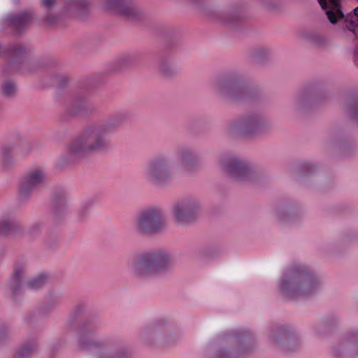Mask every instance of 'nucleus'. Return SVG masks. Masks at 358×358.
Masks as SVG:
<instances>
[{"instance_id": "nucleus-14", "label": "nucleus", "mask_w": 358, "mask_h": 358, "mask_svg": "<svg viewBox=\"0 0 358 358\" xmlns=\"http://www.w3.org/2000/svg\"><path fill=\"white\" fill-rule=\"evenodd\" d=\"M46 172L43 168H34L28 171L21 178L19 185V195L21 199H27L36 190L45 184Z\"/></svg>"}, {"instance_id": "nucleus-38", "label": "nucleus", "mask_w": 358, "mask_h": 358, "mask_svg": "<svg viewBox=\"0 0 358 358\" xmlns=\"http://www.w3.org/2000/svg\"><path fill=\"white\" fill-rule=\"evenodd\" d=\"M250 54L252 59L260 61L269 55L270 50L266 47L258 46L252 49Z\"/></svg>"}, {"instance_id": "nucleus-21", "label": "nucleus", "mask_w": 358, "mask_h": 358, "mask_svg": "<svg viewBox=\"0 0 358 358\" xmlns=\"http://www.w3.org/2000/svg\"><path fill=\"white\" fill-rule=\"evenodd\" d=\"M71 110L76 115H89L96 112V107L85 96H80L71 102Z\"/></svg>"}, {"instance_id": "nucleus-5", "label": "nucleus", "mask_w": 358, "mask_h": 358, "mask_svg": "<svg viewBox=\"0 0 358 358\" xmlns=\"http://www.w3.org/2000/svg\"><path fill=\"white\" fill-rule=\"evenodd\" d=\"M254 338L248 331L224 334L211 358H241L252 348Z\"/></svg>"}, {"instance_id": "nucleus-23", "label": "nucleus", "mask_w": 358, "mask_h": 358, "mask_svg": "<svg viewBox=\"0 0 358 358\" xmlns=\"http://www.w3.org/2000/svg\"><path fill=\"white\" fill-rule=\"evenodd\" d=\"M90 6L89 0H67L65 10L68 13L83 17L89 13Z\"/></svg>"}, {"instance_id": "nucleus-7", "label": "nucleus", "mask_w": 358, "mask_h": 358, "mask_svg": "<svg viewBox=\"0 0 358 358\" xmlns=\"http://www.w3.org/2000/svg\"><path fill=\"white\" fill-rule=\"evenodd\" d=\"M214 87L219 96L231 101H244L251 96L248 86L244 83L243 75L236 71L229 72L218 79Z\"/></svg>"}, {"instance_id": "nucleus-40", "label": "nucleus", "mask_w": 358, "mask_h": 358, "mask_svg": "<svg viewBox=\"0 0 358 358\" xmlns=\"http://www.w3.org/2000/svg\"><path fill=\"white\" fill-rule=\"evenodd\" d=\"M31 150V143L30 142L26 141L22 143V144L20 145V151L24 155H27L29 153V152Z\"/></svg>"}, {"instance_id": "nucleus-44", "label": "nucleus", "mask_w": 358, "mask_h": 358, "mask_svg": "<svg viewBox=\"0 0 358 358\" xmlns=\"http://www.w3.org/2000/svg\"><path fill=\"white\" fill-rule=\"evenodd\" d=\"M305 101H306V98L305 97L299 96L296 99V104L298 106H301Z\"/></svg>"}, {"instance_id": "nucleus-34", "label": "nucleus", "mask_w": 358, "mask_h": 358, "mask_svg": "<svg viewBox=\"0 0 358 358\" xmlns=\"http://www.w3.org/2000/svg\"><path fill=\"white\" fill-rule=\"evenodd\" d=\"M346 108L351 119L358 124V99H348L346 101Z\"/></svg>"}, {"instance_id": "nucleus-6", "label": "nucleus", "mask_w": 358, "mask_h": 358, "mask_svg": "<svg viewBox=\"0 0 358 358\" xmlns=\"http://www.w3.org/2000/svg\"><path fill=\"white\" fill-rule=\"evenodd\" d=\"M145 180L155 187L169 184L175 178L171 160L165 153H159L151 157L143 170Z\"/></svg>"}, {"instance_id": "nucleus-10", "label": "nucleus", "mask_w": 358, "mask_h": 358, "mask_svg": "<svg viewBox=\"0 0 358 358\" xmlns=\"http://www.w3.org/2000/svg\"><path fill=\"white\" fill-rule=\"evenodd\" d=\"M220 166L231 178L238 181H253L257 176L255 168L248 162L234 155H224Z\"/></svg>"}, {"instance_id": "nucleus-11", "label": "nucleus", "mask_w": 358, "mask_h": 358, "mask_svg": "<svg viewBox=\"0 0 358 358\" xmlns=\"http://www.w3.org/2000/svg\"><path fill=\"white\" fill-rule=\"evenodd\" d=\"M201 201L195 196L185 197L172 207L175 221L180 225H188L196 222L202 213Z\"/></svg>"}, {"instance_id": "nucleus-19", "label": "nucleus", "mask_w": 358, "mask_h": 358, "mask_svg": "<svg viewBox=\"0 0 358 358\" xmlns=\"http://www.w3.org/2000/svg\"><path fill=\"white\" fill-rule=\"evenodd\" d=\"M176 155L182 171L192 173L199 167V157L194 148L182 145L177 148Z\"/></svg>"}, {"instance_id": "nucleus-18", "label": "nucleus", "mask_w": 358, "mask_h": 358, "mask_svg": "<svg viewBox=\"0 0 358 358\" xmlns=\"http://www.w3.org/2000/svg\"><path fill=\"white\" fill-rule=\"evenodd\" d=\"M334 358H345L358 356V330L346 334L340 343L332 348Z\"/></svg>"}, {"instance_id": "nucleus-43", "label": "nucleus", "mask_w": 358, "mask_h": 358, "mask_svg": "<svg viewBox=\"0 0 358 358\" xmlns=\"http://www.w3.org/2000/svg\"><path fill=\"white\" fill-rule=\"evenodd\" d=\"M41 227V224L40 223H36L34 224H33L31 227H30V231L31 233H34L36 232L37 230H39Z\"/></svg>"}, {"instance_id": "nucleus-46", "label": "nucleus", "mask_w": 358, "mask_h": 358, "mask_svg": "<svg viewBox=\"0 0 358 358\" xmlns=\"http://www.w3.org/2000/svg\"><path fill=\"white\" fill-rule=\"evenodd\" d=\"M354 14L355 16L357 17V19H358V6L356 7L355 9H354Z\"/></svg>"}, {"instance_id": "nucleus-39", "label": "nucleus", "mask_w": 358, "mask_h": 358, "mask_svg": "<svg viewBox=\"0 0 358 358\" xmlns=\"http://www.w3.org/2000/svg\"><path fill=\"white\" fill-rule=\"evenodd\" d=\"M89 213V209L87 206H83L79 209L78 215L79 217V220L80 221H83L88 215Z\"/></svg>"}, {"instance_id": "nucleus-15", "label": "nucleus", "mask_w": 358, "mask_h": 358, "mask_svg": "<svg viewBox=\"0 0 358 358\" xmlns=\"http://www.w3.org/2000/svg\"><path fill=\"white\" fill-rule=\"evenodd\" d=\"M26 269L27 266L24 263H16L5 287L7 296L15 303L20 300L25 288L24 280Z\"/></svg>"}, {"instance_id": "nucleus-42", "label": "nucleus", "mask_w": 358, "mask_h": 358, "mask_svg": "<svg viewBox=\"0 0 358 358\" xmlns=\"http://www.w3.org/2000/svg\"><path fill=\"white\" fill-rule=\"evenodd\" d=\"M85 306L83 303H79L73 307V313L76 315H78L79 313H80L85 309Z\"/></svg>"}, {"instance_id": "nucleus-3", "label": "nucleus", "mask_w": 358, "mask_h": 358, "mask_svg": "<svg viewBox=\"0 0 358 358\" xmlns=\"http://www.w3.org/2000/svg\"><path fill=\"white\" fill-rule=\"evenodd\" d=\"M172 264V255L164 249H156L136 255L127 264L131 274L138 279L157 277L168 272Z\"/></svg>"}, {"instance_id": "nucleus-36", "label": "nucleus", "mask_w": 358, "mask_h": 358, "mask_svg": "<svg viewBox=\"0 0 358 358\" xmlns=\"http://www.w3.org/2000/svg\"><path fill=\"white\" fill-rule=\"evenodd\" d=\"M17 92V86L13 81L8 80L2 84L1 94L6 98L13 97Z\"/></svg>"}, {"instance_id": "nucleus-45", "label": "nucleus", "mask_w": 358, "mask_h": 358, "mask_svg": "<svg viewBox=\"0 0 358 358\" xmlns=\"http://www.w3.org/2000/svg\"><path fill=\"white\" fill-rule=\"evenodd\" d=\"M320 100V98L317 97V96H314L312 98V101H314V102H317Z\"/></svg>"}, {"instance_id": "nucleus-4", "label": "nucleus", "mask_w": 358, "mask_h": 358, "mask_svg": "<svg viewBox=\"0 0 358 358\" xmlns=\"http://www.w3.org/2000/svg\"><path fill=\"white\" fill-rule=\"evenodd\" d=\"M98 327L87 322L80 328L79 346L83 350H96V358H129L128 347L121 341L111 339L105 342L86 338L87 334L95 332Z\"/></svg>"}, {"instance_id": "nucleus-20", "label": "nucleus", "mask_w": 358, "mask_h": 358, "mask_svg": "<svg viewBox=\"0 0 358 358\" xmlns=\"http://www.w3.org/2000/svg\"><path fill=\"white\" fill-rule=\"evenodd\" d=\"M33 19V14L31 12L24 10L8 15L5 20L15 34H21L27 29Z\"/></svg>"}, {"instance_id": "nucleus-22", "label": "nucleus", "mask_w": 358, "mask_h": 358, "mask_svg": "<svg viewBox=\"0 0 358 358\" xmlns=\"http://www.w3.org/2000/svg\"><path fill=\"white\" fill-rule=\"evenodd\" d=\"M29 52V48L20 43L10 44L6 50L10 64L22 63Z\"/></svg>"}, {"instance_id": "nucleus-32", "label": "nucleus", "mask_w": 358, "mask_h": 358, "mask_svg": "<svg viewBox=\"0 0 358 358\" xmlns=\"http://www.w3.org/2000/svg\"><path fill=\"white\" fill-rule=\"evenodd\" d=\"M303 37L310 43L317 46L325 45L327 43V39L323 35L313 31L306 32L303 35Z\"/></svg>"}, {"instance_id": "nucleus-24", "label": "nucleus", "mask_w": 358, "mask_h": 358, "mask_svg": "<svg viewBox=\"0 0 358 358\" xmlns=\"http://www.w3.org/2000/svg\"><path fill=\"white\" fill-rule=\"evenodd\" d=\"M13 150L14 147L11 145L0 147V169L2 171H8L14 166Z\"/></svg>"}, {"instance_id": "nucleus-1", "label": "nucleus", "mask_w": 358, "mask_h": 358, "mask_svg": "<svg viewBox=\"0 0 358 358\" xmlns=\"http://www.w3.org/2000/svg\"><path fill=\"white\" fill-rule=\"evenodd\" d=\"M127 117L126 112H118L105 121L87 125L70 143L66 153L60 157L58 165L63 168L87 155L108 152L111 149L110 134L120 127Z\"/></svg>"}, {"instance_id": "nucleus-28", "label": "nucleus", "mask_w": 358, "mask_h": 358, "mask_svg": "<svg viewBox=\"0 0 358 358\" xmlns=\"http://www.w3.org/2000/svg\"><path fill=\"white\" fill-rule=\"evenodd\" d=\"M55 0H43L42 6L45 8L44 22L50 26L55 25L59 20V17L51 13V8L54 6Z\"/></svg>"}, {"instance_id": "nucleus-13", "label": "nucleus", "mask_w": 358, "mask_h": 358, "mask_svg": "<svg viewBox=\"0 0 358 358\" xmlns=\"http://www.w3.org/2000/svg\"><path fill=\"white\" fill-rule=\"evenodd\" d=\"M270 341L280 350L289 352L297 349L301 345L300 338L291 326L274 324L268 334Z\"/></svg>"}, {"instance_id": "nucleus-31", "label": "nucleus", "mask_w": 358, "mask_h": 358, "mask_svg": "<svg viewBox=\"0 0 358 358\" xmlns=\"http://www.w3.org/2000/svg\"><path fill=\"white\" fill-rule=\"evenodd\" d=\"M277 217L282 222H294L298 217V213L292 208L279 207L277 209Z\"/></svg>"}, {"instance_id": "nucleus-37", "label": "nucleus", "mask_w": 358, "mask_h": 358, "mask_svg": "<svg viewBox=\"0 0 358 358\" xmlns=\"http://www.w3.org/2000/svg\"><path fill=\"white\" fill-rule=\"evenodd\" d=\"M336 321V318H324L315 324L313 327L315 332L317 335H320L329 326L332 325Z\"/></svg>"}, {"instance_id": "nucleus-25", "label": "nucleus", "mask_w": 358, "mask_h": 358, "mask_svg": "<svg viewBox=\"0 0 358 358\" xmlns=\"http://www.w3.org/2000/svg\"><path fill=\"white\" fill-rule=\"evenodd\" d=\"M159 71L162 76L166 78H171L179 71L176 61L170 56L163 57L160 59Z\"/></svg>"}, {"instance_id": "nucleus-29", "label": "nucleus", "mask_w": 358, "mask_h": 358, "mask_svg": "<svg viewBox=\"0 0 358 358\" xmlns=\"http://www.w3.org/2000/svg\"><path fill=\"white\" fill-rule=\"evenodd\" d=\"M61 299L57 295H50L47 297L45 303L40 307L39 312L43 315H48L53 312L58 307Z\"/></svg>"}, {"instance_id": "nucleus-33", "label": "nucleus", "mask_w": 358, "mask_h": 358, "mask_svg": "<svg viewBox=\"0 0 358 358\" xmlns=\"http://www.w3.org/2000/svg\"><path fill=\"white\" fill-rule=\"evenodd\" d=\"M36 349L37 345L36 343H27L17 350L14 358H29Z\"/></svg>"}, {"instance_id": "nucleus-12", "label": "nucleus", "mask_w": 358, "mask_h": 358, "mask_svg": "<svg viewBox=\"0 0 358 358\" xmlns=\"http://www.w3.org/2000/svg\"><path fill=\"white\" fill-rule=\"evenodd\" d=\"M140 339L149 348L167 347L176 342L164 322H155L145 327L140 333Z\"/></svg>"}, {"instance_id": "nucleus-27", "label": "nucleus", "mask_w": 358, "mask_h": 358, "mask_svg": "<svg viewBox=\"0 0 358 358\" xmlns=\"http://www.w3.org/2000/svg\"><path fill=\"white\" fill-rule=\"evenodd\" d=\"M19 229L17 222L14 217H3L0 219V236L7 237L13 235Z\"/></svg>"}, {"instance_id": "nucleus-30", "label": "nucleus", "mask_w": 358, "mask_h": 358, "mask_svg": "<svg viewBox=\"0 0 358 358\" xmlns=\"http://www.w3.org/2000/svg\"><path fill=\"white\" fill-rule=\"evenodd\" d=\"M219 21L228 25H234L238 22L241 16L237 10H225L217 14Z\"/></svg>"}, {"instance_id": "nucleus-41", "label": "nucleus", "mask_w": 358, "mask_h": 358, "mask_svg": "<svg viewBox=\"0 0 358 358\" xmlns=\"http://www.w3.org/2000/svg\"><path fill=\"white\" fill-rule=\"evenodd\" d=\"M8 336V329L5 326H0V342L6 339Z\"/></svg>"}, {"instance_id": "nucleus-17", "label": "nucleus", "mask_w": 358, "mask_h": 358, "mask_svg": "<svg viewBox=\"0 0 358 358\" xmlns=\"http://www.w3.org/2000/svg\"><path fill=\"white\" fill-rule=\"evenodd\" d=\"M103 7L129 20H138L143 16V10L132 0H103Z\"/></svg>"}, {"instance_id": "nucleus-9", "label": "nucleus", "mask_w": 358, "mask_h": 358, "mask_svg": "<svg viewBox=\"0 0 358 358\" xmlns=\"http://www.w3.org/2000/svg\"><path fill=\"white\" fill-rule=\"evenodd\" d=\"M166 227L164 211L158 207H151L142 210L134 223L135 231L141 235H155Z\"/></svg>"}, {"instance_id": "nucleus-26", "label": "nucleus", "mask_w": 358, "mask_h": 358, "mask_svg": "<svg viewBox=\"0 0 358 358\" xmlns=\"http://www.w3.org/2000/svg\"><path fill=\"white\" fill-rule=\"evenodd\" d=\"M52 214L55 220L61 218L66 213V199L64 194L55 195L52 199Z\"/></svg>"}, {"instance_id": "nucleus-8", "label": "nucleus", "mask_w": 358, "mask_h": 358, "mask_svg": "<svg viewBox=\"0 0 358 358\" xmlns=\"http://www.w3.org/2000/svg\"><path fill=\"white\" fill-rule=\"evenodd\" d=\"M271 129V122L264 115L252 113L231 122L227 129L232 134L257 136L266 134Z\"/></svg>"}, {"instance_id": "nucleus-2", "label": "nucleus", "mask_w": 358, "mask_h": 358, "mask_svg": "<svg viewBox=\"0 0 358 358\" xmlns=\"http://www.w3.org/2000/svg\"><path fill=\"white\" fill-rule=\"evenodd\" d=\"M321 286L322 281L317 273L302 264L288 268L279 282L282 295L288 299L312 296L320 290Z\"/></svg>"}, {"instance_id": "nucleus-35", "label": "nucleus", "mask_w": 358, "mask_h": 358, "mask_svg": "<svg viewBox=\"0 0 358 358\" xmlns=\"http://www.w3.org/2000/svg\"><path fill=\"white\" fill-rule=\"evenodd\" d=\"M47 282V278L43 274L38 275L28 280L26 287L31 290L42 288Z\"/></svg>"}, {"instance_id": "nucleus-16", "label": "nucleus", "mask_w": 358, "mask_h": 358, "mask_svg": "<svg viewBox=\"0 0 358 358\" xmlns=\"http://www.w3.org/2000/svg\"><path fill=\"white\" fill-rule=\"evenodd\" d=\"M321 8L326 10V15L329 22L336 24L339 19H344L347 22L346 28L352 33H355V28L358 27V19H350L351 14L345 16L341 10L340 0H317Z\"/></svg>"}]
</instances>
